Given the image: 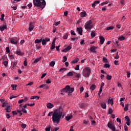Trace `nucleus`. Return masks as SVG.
<instances>
[{
    "instance_id": "58836bf2",
    "label": "nucleus",
    "mask_w": 131,
    "mask_h": 131,
    "mask_svg": "<svg viewBox=\"0 0 131 131\" xmlns=\"http://www.w3.org/2000/svg\"><path fill=\"white\" fill-rule=\"evenodd\" d=\"M66 61H67V57H66V56H64L63 57L62 62H65Z\"/></svg>"
},
{
    "instance_id": "423d86ee",
    "label": "nucleus",
    "mask_w": 131,
    "mask_h": 131,
    "mask_svg": "<svg viewBox=\"0 0 131 131\" xmlns=\"http://www.w3.org/2000/svg\"><path fill=\"white\" fill-rule=\"evenodd\" d=\"M10 42L12 45H18L19 43V40L17 38H12L10 39Z\"/></svg>"
},
{
    "instance_id": "2eb2a0df",
    "label": "nucleus",
    "mask_w": 131,
    "mask_h": 131,
    "mask_svg": "<svg viewBox=\"0 0 131 131\" xmlns=\"http://www.w3.org/2000/svg\"><path fill=\"white\" fill-rule=\"evenodd\" d=\"M86 15V12H85V11L82 12L80 13V16L82 17V18H84Z\"/></svg>"
},
{
    "instance_id": "338daca9",
    "label": "nucleus",
    "mask_w": 131,
    "mask_h": 131,
    "mask_svg": "<svg viewBox=\"0 0 131 131\" xmlns=\"http://www.w3.org/2000/svg\"><path fill=\"white\" fill-rule=\"evenodd\" d=\"M117 122H119V123H121V120L119 118H117Z\"/></svg>"
},
{
    "instance_id": "aec40b11",
    "label": "nucleus",
    "mask_w": 131,
    "mask_h": 131,
    "mask_svg": "<svg viewBox=\"0 0 131 131\" xmlns=\"http://www.w3.org/2000/svg\"><path fill=\"white\" fill-rule=\"evenodd\" d=\"M42 41V38L40 39H37L35 40V43H40V42Z\"/></svg>"
},
{
    "instance_id": "49530a36",
    "label": "nucleus",
    "mask_w": 131,
    "mask_h": 131,
    "mask_svg": "<svg viewBox=\"0 0 131 131\" xmlns=\"http://www.w3.org/2000/svg\"><path fill=\"white\" fill-rule=\"evenodd\" d=\"M104 67H105V68H109V67H110V64L108 63H105L104 66Z\"/></svg>"
},
{
    "instance_id": "13d9d810",
    "label": "nucleus",
    "mask_w": 131,
    "mask_h": 131,
    "mask_svg": "<svg viewBox=\"0 0 131 131\" xmlns=\"http://www.w3.org/2000/svg\"><path fill=\"white\" fill-rule=\"evenodd\" d=\"M35 105V103H28V106H34Z\"/></svg>"
},
{
    "instance_id": "a211bd4d",
    "label": "nucleus",
    "mask_w": 131,
    "mask_h": 131,
    "mask_svg": "<svg viewBox=\"0 0 131 131\" xmlns=\"http://www.w3.org/2000/svg\"><path fill=\"white\" fill-rule=\"evenodd\" d=\"M98 49V47L96 46H92L90 48V51L91 52H94L95 50H97Z\"/></svg>"
},
{
    "instance_id": "dca6fc26",
    "label": "nucleus",
    "mask_w": 131,
    "mask_h": 131,
    "mask_svg": "<svg viewBox=\"0 0 131 131\" xmlns=\"http://www.w3.org/2000/svg\"><path fill=\"white\" fill-rule=\"evenodd\" d=\"M76 74V72H70L68 73L67 74V76H73V75H74V74Z\"/></svg>"
},
{
    "instance_id": "774afa93",
    "label": "nucleus",
    "mask_w": 131,
    "mask_h": 131,
    "mask_svg": "<svg viewBox=\"0 0 131 131\" xmlns=\"http://www.w3.org/2000/svg\"><path fill=\"white\" fill-rule=\"evenodd\" d=\"M68 37V34H66L64 35L63 38H64V39H67Z\"/></svg>"
},
{
    "instance_id": "2f4dec72",
    "label": "nucleus",
    "mask_w": 131,
    "mask_h": 131,
    "mask_svg": "<svg viewBox=\"0 0 131 131\" xmlns=\"http://www.w3.org/2000/svg\"><path fill=\"white\" fill-rule=\"evenodd\" d=\"M124 110V111H127V110H128V104H125Z\"/></svg>"
},
{
    "instance_id": "a18cd8bd",
    "label": "nucleus",
    "mask_w": 131,
    "mask_h": 131,
    "mask_svg": "<svg viewBox=\"0 0 131 131\" xmlns=\"http://www.w3.org/2000/svg\"><path fill=\"white\" fill-rule=\"evenodd\" d=\"M125 119L127 121H130V119H129V117L128 116H125Z\"/></svg>"
},
{
    "instance_id": "7ed1b4c3",
    "label": "nucleus",
    "mask_w": 131,
    "mask_h": 131,
    "mask_svg": "<svg viewBox=\"0 0 131 131\" xmlns=\"http://www.w3.org/2000/svg\"><path fill=\"white\" fill-rule=\"evenodd\" d=\"M62 93H68L69 94H72L74 92V89L73 88H70V86L67 85L64 88L62 89L61 91Z\"/></svg>"
},
{
    "instance_id": "0eeeda50",
    "label": "nucleus",
    "mask_w": 131,
    "mask_h": 131,
    "mask_svg": "<svg viewBox=\"0 0 131 131\" xmlns=\"http://www.w3.org/2000/svg\"><path fill=\"white\" fill-rule=\"evenodd\" d=\"M33 28H34V23L31 22L30 23V25H29V31H32V30H33Z\"/></svg>"
},
{
    "instance_id": "e433bc0d",
    "label": "nucleus",
    "mask_w": 131,
    "mask_h": 131,
    "mask_svg": "<svg viewBox=\"0 0 131 131\" xmlns=\"http://www.w3.org/2000/svg\"><path fill=\"white\" fill-rule=\"evenodd\" d=\"M21 126L23 128H26L27 125H26V124L23 123L21 124Z\"/></svg>"
},
{
    "instance_id": "c9c22d12",
    "label": "nucleus",
    "mask_w": 131,
    "mask_h": 131,
    "mask_svg": "<svg viewBox=\"0 0 131 131\" xmlns=\"http://www.w3.org/2000/svg\"><path fill=\"white\" fill-rule=\"evenodd\" d=\"M112 113H113V110H112V108H110L108 110V114H111Z\"/></svg>"
},
{
    "instance_id": "f8f14e48",
    "label": "nucleus",
    "mask_w": 131,
    "mask_h": 131,
    "mask_svg": "<svg viewBox=\"0 0 131 131\" xmlns=\"http://www.w3.org/2000/svg\"><path fill=\"white\" fill-rule=\"evenodd\" d=\"M5 110L6 112H7L8 113H10V112L12 111V108H11V106L10 105H7L5 108Z\"/></svg>"
},
{
    "instance_id": "5701e85b",
    "label": "nucleus",
    "mask_w": 131,
    "mask_h": 131,
    "mask_svg": "<svg viewBox=\"0 0 131 131\" xmlns=\"http://www.w3.org/2000/svg\"><path fill=\"white\" fill-rule=\"evenodd\" d=\"M125 39V37L123 36H121L118 37V40L120 41L124 40Z\"/></svg>"
},
{
    "instance_id": "c85d7f7f",
    "label": "nucleus",
    "mask_w": 131,
    "mask_h": 131,
    "mask_svg": "<svg viewBox=\"0 0 131 131\" xmlns=\"http://www.w3.org/2000/svg\"><path fill=\"white\" fill-rule=\"evenodd\" d=\"M71 39L73 40V41H74L75 40H77V39H78V37L73 36L71 37Z\"/></svg>"
},
{
    "instance_id": "864d4df0",
    "label": "nucleus",
    "mask_w": 131,
    "mask_h": 131,
    "mask_svg": "<svg viewBox=\"0 0 131 131\" xmlns=\"http://www.w3.org/2000/svg\"><path fill=\"white\" fill-rule=\"evenodd\" d=\"M75 70H79V65L77 64L75 68Z\"/></svg>"
},
{
    "instance_id": "4d7b16f0",
    "label": "nucleus",
    "mask_w": 131,
    "mask_h": 131,
    "mask_svg": "<svg viewBox=\"0 0 131 131\" xmlns=\"http://www.w3.org/2000/svg\"><path fill=\"white\" fill-rule=\"evenodd\" d=\"M8 103L6 102H3V104H2V107H6V106H7V104Z\"/></svg>"
},
{
    "instance_id": "6e6d98bb",
    "label": "nucleus",
    "mask_w": 131,
    "mask_h": 131,
    "mask_svg": "<svg viewBox=\"0 0 131 131\" xmlns=\"http://www.w3.org/2000/svg\"><path fill=\"white\" fill-rule=\"evenodd\" d=\"M14 98H17V96L12 95L11 96H10L9 99L10 100H12V99H14Z\"/></svg>"
},
{
    "instance_id": "6ab92c4d",
    "label": "nucleus",
    "mask_w": 131,
    "mask_h": 131,
    "mask_svg": "<svg viewBox=\"0 0 131 131\" xmlns=\"http://www.w3.org/2000/svg\"><path fill=\"white\" fill-rule=\"evenodd\" d=\"M16 54H17V55H18V56H23V55H24V53H22L20 51H16Z\"/></svg>"
},
{
    "instance_id": "1a4fd4ad",
    "label": "nucleus",
    "mask_w": 131,
    "mask_h": 131,
    "mask_svg": "<svg viewBox=\"0 0 131 131\" xmlns=\"http://www.w3.org/2000/svg\"><path fill=\"white\" fill-rule=\"evenodd\" d=\"M71 49H72V47L71 46H69L68 47L63 49L62 52H63V53H67L68 51H70Z\"/></svg>"
},
{
    "instance_id": "ddd939ff",
    "label": "nucleus",
    "mask_w": 131,
    "mask_h": 131,
    "mask_svg": "<svg viewBox=\"0 0 131 131\" xmlns=\"http://www.w3.org/2000/svg\"><path fill=\"white\" fill-rule=\"evenodd\" d=\"M100 105L102 109H106L107 106L106 105V102H105V101L101 102Z\"/></svg>"
},
{
    "instance_id": "c756f323",
    "label": "nucleus",
    "mask_w": 131,
    "mask_h": 131,
    "mask_svg": "<svg viewBox=\"0 0 131 131\" xmlns=\"http://www.w3.org/2000/svg\"><path fill=\"white\" fill-rule=\"evenodd\" d=\"M113 29H114V27L113 26H110L106 28V30H113Z\"/></svg>"
},
{
    "instance_id": "20e7f679",
    "label": "nucleus",
    "mask_w": 131,
    "mask_h": 131,
    "mask_svg": "<svg viewBox=\"0 0 131 131\" xmlns=\"http://www.w3.org/2000/svg\"><path fill=\"white\" fill-rule=\"evenodd\" d=\"M91 74V69L90 68H85L83 70V75L84 77H89Z\"/></svg>"
},
{
    "instance_id": "bb28decb",
    "label": "nucleus",
    "mask_w": 131,
    "mask_h": 131,
    "mask_svg": "<svg viewBox=\"0 0 131 131\" xmlns=\"http://www.w3.org/2000/svg\"><path fill=\"white\" fill-rule=\"evenodd\" d=\"M108 104H111V105H113V99H109L108 101Z\"/></svg>"
},
{
    "instance_id": "f3484780",
    "label": "nucleus",
    "mask_w": 131,
    "mask_h": 131,
    "mask_svg": "<svg viewBox=\"0 0 131 131\" xmlns=\"http://www.w3.org/2000/svg\"><path fill=\"white\" fill-rule=\"evenodd\" d=\"M36 99V100H39V96H32L30 98L31 100H35Z\"/></svg>"
},
{
    "instance_id": "c03bdc74",
    "label": "nucleus",
    "mask_w": 131,
    "mask_h": 131,
    "mask_svg": "<svg viewBox=\"0 0 131 131\" xmlns=\"http://www.w3.org/2000/svg\"><path fill=\"white\" fill-rule=\"evenodd\" d=\"M8 61H4L3 63L4 66H5V67H7L8 66Z\"/></svg>"
},
{
    "instance_id": "3c124183",
    "label": "nucleus",
    "mask_w": 131,
    "mask_h": 131,
    "mask_svg": "<svg viewBox=\"0 0 131 131\" xmlns=\"http://www.w3.org/2000/svg\"><path fill=\"white\" fill-rule=\"evenodd\" d=\"M46 131H50L51 130V126H49L48 127L46 128Z\"/></svg>"
},
{
    "instance_id": "a878e982",
    "label": "nucleus",
    "mask_w": 131,
    "mask_h": 131,
    "mask_svg": "<svg viewBox=\"0 0 131 131\" xmlns=\"http://www.w3.org/2000/svg\"><path fill=\"white\" fill-rule=\"evenodd\" d=\"M41 59V57H39L38 58H36V59H35L34 63H37V62H39V61H40Z\"/></svg>"
},
{
    "instance_id": "a19ab883",
    "label": "nucleus",
    "mask_w": 131,
    "mask_h": 131,
    "mask_svg": "<svg viewBox=\"0 0 131 131\" xmlns=\"http://www.w3.org/2000/svg\"><path fill=\"white\" fill-rule=\"evenodd\" d=\"M4 18H5V14H2L1 15V18H0V20H1L2 21H4Z\"/></svg>"
},
{
    "instance_id": "052dcab7",
    "label": "nucleus",
    "mask_w": 131,
    "mask_h": 131,
    "mask_svg": "<svg viewBox=\"0 0 131 131\" xmlns=\"http://www.w3.org/2000/svg\"><path fill=\"white\" fill-rule=\"evenodd\" d=\"M6 117L8 118V119H10L11 118V116H10V114H6Z\"/></svg>"
},
{
    "instance_id": "4c0bfd02",
    "label": "nucleus",
    "mask_w": 131,
    "mask_h": 131,
    "mask_svg": "<svg viewBox=\"0 0 131 131\" xmlns=\"http://www.w3.org/2000/svg\"><path fill=\"white\" fill-rule=\"evenodd\" d=\"M11 88H12L13 90H15L16 88H17V85L12 84L11 85Z\"/></svg>"
},
{
    "instance_id": "5fc2aeb1",
    "label": "nucleus",
    "mask_w": 131,
    "mask_h": 131,
    "mask_svg": "<svg viewBox=\"0 0 131 131\" xmlns=\"http://www.w3.org/2000/svg\"><path fill=\"white\" fill-rule=\"evenodd\" d=\"M21 112H23V113H27V111H26V109L25 108H22Z\"/></svg>"
},
{
    "instance_id": "69168bd1",
    "label": "nucleus",
    "mask_w": 131,
    "mask_h": 131,
    "mask_svg": "<svg viewBox=\"0 0 131 131\" xmlns=\"http://www.w3.org/2000/svg\"><path fill=\"white\" fill-rule=\"evenodd\" d=\"M6 49V52L7 53H10V52H11L10 51V48H9V47H7Z\"/></svg>"
},
{
    "instance_id": "b1692460",
    "label": "nucleus",
    "mask_w": 131,
    "mask_h": 131,
    "mask_svg": "<svg viewBox=\"0 0 131 131\" xmlns=\"http://www.w3.org/2000/svg\"><path fill=\"white\" fill-rule=\"evenodd\" d=\"M72 117H73L72 115H70V116H67L66 117V119L67 121H69V120H70V119H71Z\"/></svg>"
},
{
    "instance_id": "6e6552de",
    "label": "nucleus",
    "mask_w": 131,
    "mask_h": 131,
    "mask_svg": "<svg viewBox=\"0 0 131 131\" xmlns=\"http://www.w3.org/2000/svg\"><path fill=\"white\" fill-rule=\"evenodd\" d=\"M107 126L112 129L113 131H115V127L113 126V124L112 123H111L110 122H108L107 124Z\"/></svg>"
},
{
    "instance_id": "9d476101",
    "label": "nucleus",
    "mask_w": 131,
    "mask_h": 131,
    "mask_svg": "<svg viewBox=\"0 0 131 131\" xmlns=\"http://www.w3.org/2000/svg\"><path fill=\"white\" fill-rule=\"evenodd\" d=\"M5 29H7V24H6L0 26L1 31H4V30H5Z\"/></svg>"
},
{
    "instance_id": "f704fd0d",
    "label": "nucleus",
    "mask_w": 131,
    "mask_h": 131,
    "mask_svg": "<svg viewBox=\"0 0 131 131\" xmlns=\"http://www.w3.org/2000/svg\"><path fill=\"white\" fill-rule=\"evenodd\" d=\"M67 70V69L65 68H62L59 70L60 72H63V71H66Z\"/></svg>"
},
{
    "instance_id": "393cba45",
    "label": "nucleus",
    "mask_w": 131,
    "mask_h": 131,
    "mask_svg": "<svg viewBox=\"0 0 131 131\" xmlns=\"http://www.w3.org/2000/svg\"><path fill=\"white\" fill-rule=\"evenodd\" d=\"M74 76L75 77H76V78H80V77L81 76V74H77V73H76V74H74Z\"/></svg>"
},
{
    "instance_id": "680f3d73",
    "label": "nucleus",
    "mask_w": 131,
    "mask_h": 131,
    "mask_svg": "<svg viewBox=\"0 0 131 131\" xmlns=\"http://www.w3.org/2000/svg\"><path fill=\"white\" fill-rule=\"evenodd\" d=\"M28 7H29V9H31L32 8V4L30 3L28 5Z\"/></svg>"
},
{
    "instance_id": "8fccbe9b",
    "label": "nucleus",
    "mask_w": 131,
    "mask_h": 131,
    "mask_svg": "<svg viewBox=\"0 0 131 131\" xmlns=\"http://www.w3.org/2000/svg\"><path fill=\"white\" fill-rule=\"evenodd\" d=\"M83 90H84V89L83 88V86H81L80 88V94H81V93H82V92H83Z\"/></svg>"
},
{
    "instance_id": "603ef678",
    "label": "nucleus",
    "mask_w": 131,
    "mask_h": 131,
    "mask_svg": "<svg viewBox=\"0 0 131 131\" xmlns=\"http://www.w3.org/2000/svg\"><path fill=\"white\" fill-rule=\"evenodd\" d=\"M55 49V43H52L51 50Z\"/></svg>"
},
{
    "instance_id": "ea45409f",
    "label": "nucleus",
    "mask_w": 131,
    "mask_h": 131,
    "mask_svg": "<svg viewBox=\"0 0 131 131\" xmlns=\"http://www.w3.org/2000/svg\"><path fill=\"white\" fill-rule=\"evenodd\" d=\"M103 91V88L100 87V90L98 93L99 96H100V95H101V94H102V91Z\"/></svg>"
},
{
    "instance_id": "72a5a7b5",
    "label": "nucleus",
    "mask_w": 131,
    "mask_h": 131,
    "mask_svg": "<svg viewBox=\"0 0 131 131\" xmlns=\"http://www.w3.org/2000/svg\"><path fill=\"white\" fill-rule=\"evenodd\" d=\"M77 62H78V58H76L74 60L72 61L73 64L77 63Z\"/></svg>"
},
{
    "instance_id": "bf43d9fd",
    "label": "nucleus",
    "mask_w": 131,
    "mask_h": 131,
    "mask_svg": "<svg viewBox=\"0 0 131 131\" xmlns=\"http://www.w3.org/2000/svg\"><path fill=\"white\" fill-rule=\"evenodd\" d=\"M23 102H24V100L20 99L18 101V104H21V103H23Z\"/></svg>"
},
{
    "instance_id": "e2e57ef3",
    "label": "nucleus",
    "mask_w": 131,
    "mask_h": 131,
    "mask_svg": "<svg viewBox=\"0 0 131 131\" xmlns=\"http://www.w3.org/2000/svg\"><path fill=\"white\" fill-rule=\"evenodd\" d=\"M12 113L13 114V115H17V114H18V113H17V112L15 111H12Z\"/></svg>"
},
{
    "instance_id": "37998d69",
    "label": "nucleus",
    "mask_w": 131,
    "mask_h": 131,
    "mask_svg": "<svg viewBox=\"0 0 131 131\" xmlns=\"http://www.w3.org/2000/svg\"><path fill=\"white\" fill-rule=\"evenodd\" d=\"M24 66H27V58H25V60L24 62Z\"/></svg>"
},
{
    "instance_id": "473e14b6",
    "label": "nucleus",
    "mask_w": 131,
    "mask_h": 131,
    "mask_svg": "<svg viewBox=\"0 0 131 131\" xmlns=\"http://www.w3.org/2000/svg\"><path fill=\"white\" fill-rule=\"evenodd\" d=\"M41 41L42 46H46V45H47V41H46V40H45V39H42Z\"/></svg>"
},
{
    "instance_id": "9b49d317",
    "label": "nucleus",
    "mask_w": 131,
    "mask_h": 131,
    "mask_svg": "<svg viewBox=\"0 0 131 131\" xmlns=\"http://www.w3.org/2000/svg\"><path fill=\"white\" fill-rule=\"evenodd\" d=\"M99 38L100 39V45H103L104 42L105 41V38H104L103 36H100Z\"/></svg>"
},
{
    "instance_id": "39448f33",
    "label": "nucleus",
    "mask_w": 131,
    "mask_h": 131,
    "mask_svg": "<svg viewBox=\"0 0 131 131\" xmlns=\"http://www.w3.org/2000/svg\"><path fill=\"white\" fill-rule=\"evenodd\" d=\"M92 23L93 21H92V20H90L87 23H86L84 25L85 29H86V30H89V29L93 28V25H92Z\"/></svg>"
},
{
    "instance_id": "79ce46f5",
    "label": "nucleus",
    "mask_w": 131,
    "mask_h": 131,
    "mask_svg": "<svg viewBox=\"0 0 131 131\" xmlns=\"http://www.w3.org/2000/svg\"><path fill=\"white\" fill-rule=\"evenodd\" d=\"M44 89L45 90H48L49 86L47 84H44Z\"/></svg>"
},
{
    "instance_id": "4be33fe9",
    "label": "nucleus",
    "mask_w": 131,
    "mask_h": 131,
    "mask_svg": "<svg viewBox=\"0 0 131 131\" xmlns=\"http://www.w3.org/2000/svg\"><path fill=\"white\" fill-rule=\"evenodd\" d=\"M97 88V86L95 84H93L90 87V90H92V91H95V89Z\"/></svg>"
},
{
    "instance_id": "09e8293b",
    "label": "nucleus",
    "mask_w": 131,
    "mask_h": 131,
    "mask_svg": "<svg viewBox=\"0 0 131 131\" xmlns=\"http://www.w3.org/2000/svg\"><path fill=\"white\" fill-rule=\"evenodd\" d=\"M46 83H52V81H51V79H48L46 80Z\"/></svg>"
},
{
    "instance_id": "4468645a",
    "label": "nucleus",
    "mask_w": 131,
    "mask_h": 131,
    "mask_svg": "<svg viewBox=\"0 0 131 131\" xmlns=\"http://www.w3.org/2000/svg\"><path fill=\"white\" fill-rule=\"evenodd\" d=\"M47 108H48L49 109H52V108H54V104H53L51 103H49L48 104H47Z\"/></svg>"
},
{
    "instance_id": "f03ea898",
    "label": "nucleus",
    "mask_w": 131,
    "mask_h": 131,
    "mask_svg": "<svg viewBox=\"0 0 131 131\" xmlns=\"http://www.w3.org/2000/svg\"><path fill=\"white\" fill-rule=\"evenodd\" d=\"M33 3L35 7L42 8V9H43L46 5V1L45 0H33Z\"/></svg>"
},
{
    "instance_id": "412c9836",
    "label": "nucleus",
    "mask_w": 131,
    "mask_h": 131,
    "mask_svg": "<svg viewBox=\"0 0 131 131\" xmlns=\"http://www.w3.org/2000/svg\"><path fill=\"white\" fill-rule=\"evenodd\" d=\"M77 32H78V33H82V28H77Z\"/></svg>"
},
{
    "instance_id": "7c9ffc66",
    "label": "nucleus",
    "mask_w": 131,
    "mask_h": 131,
    "mask_svg": "<svg viewBox=\"0 0 131 131\" xmlns=\"http://www.w3.org/2000/svg\"><path fill=\"white\" fill-rule=\"evenodd\" d=\"M50 66H51V67H54V66H55V61H52L50 63Z\"/></svg>"
},
{
    "instance_id": "de8ad7c7",
    "label": "nucleus",
    "mask_w": 131,
    "mask_h": 131,
    "mask_svg": "<svg viewBox=\"0 0 131 131\" xmlns=\"http://www.w3.org/2000/svg\"><path fill=\"white\" fill-rule=\"evenodd\" d=\"M119 55H118V52H117L116 55L115 57V59H116V60H117L118 59H119Z\"/></svg>"
},
{
    "instance_id": "cd10ccee",
    "label": "nucleus",
    "mask_w": 131,
    "mask_h": 131,
    "mask_svg": "<svg viewBox=\"0 0 131 131\" xmlns=\"http://www.w3.org/2000/svg\"><path fill=\"white\" fill-rule=\"evenodd\" d=\"M106 79H107V80H111V79H112V76L109 75H106Z\"/></svg>"
},
{
    "instance_id": "0e129e2a",
    "label": "nucleus",
    "mask_w": 131,
    "mask_h": 131,
    "mask_svg": "<svg viewBox=\"0 0 131 131\" xmlns=\"http://www.w3.org/2000/svg\"><path fill=\"white\" fill-rule=\"evenodd\" d=\"M9 57H10V59L11 60H13V59H14L15 57H14V55H9Z\"/></svg>"
},
{
    "instance_id": "f257e3e1",
    "label": "nucleus",
    "mask_w": 131,
    "mask_h": 131,
    "mask_svg": "<svg viewBox=\"0 0 131 131\" xmlns=\"http://www.w3.org/2000/svg\"><path fill=\"white\" fill-rule=\"evenodd\" d=\"M52 115V121L55 122L58 124L59 123L61 118H64V115H63V108L62 106H60L58 108L55 110L54 111H52L49 113L48 116H51Z\"/></svg>"
}]
</instances>
